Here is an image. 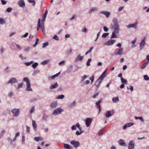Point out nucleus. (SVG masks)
<instances>
[{
    "label": "nucleus",
    "instance_id": "45",
    "mask_svg": "<svg viewBox=\"0 0 149 149\" xmlns=\"http://www.w3.org/2000/svg\"><path fill=\"white\" fill-rule=\"evenodd\" d=\"M28 1L30 3H33L32 6H35L36 4V3L35 2V1L34 0H28Z\"/></svg>",
    "mask_w": 149,
    "mask_h": 149
},
{
    "label": "nucleus",
    "instance_id": "32",
    "mask_svg": "<svg viewBox=\"0 0 149 149\" xmlns=\"http://www.w3.org/2000/svg\"><path fill=\"white\" fill-rule=\"evenodd\" d=\"M106 116L107 118H109L111 116V113L110 111H108L107 112L105 115Z\"/></svg>",
    "mask_w": 149,
    "mask_h": 149
},
{
    "label": "nucleus",
    "instance_id": "56",
    "mask_svg": "<svg viewBox=\"0 0 149 149\" xmlns=\"http://www.w3.org/2000/svg\"><path fill=\"white\" fill-rule=\"evenodd\" d=\"M53 38L57 40H59V38L56 35H55L53 37Z\"/></svg>",
    "mask_w": 149,
    "mask_h": 149
},
{
    "label": "nucleus",
    "instance_id": "42",
    "mask_svg": "<svg viewBox=\"0 0 149 149\" xmlns=\"http://www.w3.org/2000/svg\"><path fill=\"white\" fill-rule=\"evenodd\" d=\"M148 61H147L146 63L144 64L141 67V68L142 69H144L146 66L148 65Z\"/></svg>",
    "mask_w": 149,
    "mask_h": 149
},
{
    "label": "nucleus",
    "instance_id": "60",
    "mask_svg": "<svg viewBox=\"0 0 149 149\" xmlns=\"http://www.w3.org/2000/svg\"><path fill=\"white\" fill-rule=\"evenodd\" d=\"M39 39L38 38H37L35 43L33 45V47H34L36 46V45L37 44L38 42L39 41Z\"/></svg>",
    "mask_w": 149,
    "mask_h": 149
},
{
    "label": "nucleus",
    "instance_id": "2",
    "mask_svg": "<svg viewBox=\"0 0 149 149\" xmlns=\"http://www.w3.org/2000/svg\"><path fill=\"white\" fill-rule=\"evenodd\" d=\"M23 81L26 82V90L28 91H32L33 90L31 87V83L29 79L27 77H24L23 79Z\"/></svg>",
    "mask_w": 149,
    "mask_h": 149
},
{
    "label": "nucleus",
    "instance_id": "19",
    "mask_svg": "<svg viewBox=\"0 0 149 149\" xmlns=\"http://www.w3.org/2000/svg\"><path fill=\"white\" fill-rule=\"evenodd\" d=\"M84 58L83 56H81L80 54H79L75 60V62H77L79 61H82Z\"/></svg>",
    "mask_w": 149,
    "mask_h": 149
},
{
    "label": "nucleus",
    "instance_id": "54",
    "mask_svg": "<svg viewBox=\"0 0 149 149\" xmlns=\"http://www.w3.org/2000/svg\"><path fill=\"white\" fill-rule=\"evenodd\" d=\"M90 82V81L89 80H87L84 82L83 83V84L84 85H87L89 84Z\"/></svg>",
    "mask_w": 149,
    "mask_h": 149
},
{
    "label": "nucleus",
    "instance_id": "53",
    "mask_svg": "<svg viewBox=\"0 0 149 149\" xmlns=\"http://www.w3.org/2000/svg\"><path fill=\"white\" fill-rule=\"evenodd\" d=\"M109 33H105L103 34L102 36V38H106L109 35Z\"/></svg>",
    "mask_w": 149,
    "mask_h": 149
},
{
    "label": "nucleus",
    "instance_id": "51",
    "mask_svg": "<svg viewBox=\"0 0 149 149\" xmlns=\"http://www.w3.org/2000/svg\"><path fill=\"white\" fill-rule=\"evenodd\" d=\"M65 97V96L64 95H58V96L57 97V99H63Z\"/></svg>",
    "mask_w": 149,
    "mask_h": 149
},
{
    "label": "nucleus",
    "instance_id": "44",
    "mask_svg": "<svg viewBox=\"0 0 149 149\" xmlns=\"http://www.w3.org/2000/svg\"><path fill=\"white\" fill-rule=\"evenodd\" d=\"M30 50V47H25L24 49V51L26 53H28Z\"/></svg>",
    "mask_w": 149,
    "mask_h": 149
},
{
    "label": "nucleus",
    "instance_id": "52",
    "mask_svg": "<svg viewBox=\"0 0 149 149\" xmlns=\"http://www.w3.org/2000/svg\"><path fill=\"white\" fill-rule=\"evenodd\" d=\"M91 61V58H89L88 60L86 63V65L87 66H89L90 65V63Z\"/></svg>",
    "mask_w": 149,
    "mask_h": 149
},
{
    "label": "nucleus",
    "instance_id": "30",
    "mask_svg": "<svg viewBox=\"0 0 149 149\" xmlns=\"http://www.w3.org/2000/svg\"><path fill=\"white\" fill-rule=\"evenodd\" d=\"M6 23L5 19L3 18H0V24L1 25L4 24Z\"/></svg>",
    "mask_w": 149,
    "mask_h": 149
},
{
    "label": "nucleus",
    "instance_id": "28",
    "mask_svg": "<svg viewBox=\"0 0 149 149\" xmlns=\"http://www.w3.org/2000/svg\"><path fill=\"white\" fill-rule=\"evenodd\" d=\"M112 101L114 103H117L119 101V97H113L112 99Z\"/></svg>",
    "mask_w": 149,
    "mask_h": 149
},
{
    "label": "nucleus",
    "instance_id": "64",
    "mask_svg": "<svg viewBox=\"0 0 149 149\" xmlns=\"http://www.w3.org/2000/svg\"><path fill=\"white\" fill-rule=\"evenodd\" d=\"M81 31L83 32L86 33L87 32V30L85 27L82 29Z\"/></svg>",
    "mask_w": 149,
    "mask_h": 149
},
{
    "label": "nucleus",
    "instance_id": "48",
    "mask_svg": "<svg viewBox=\"0 0 149 149\" xmlns=\"http://www.w3.org/2000/svg\"><path fill=\"white\" fill-rule=\"evenodd\" d=\"M143 78L145 80L148 81L149 80V77L147 75H144Z\"/></svg>",
    "mask_w": 149,
    "mask_h": 149
},
{
    "label": "nucleus",
    "instance_id": "22",
    "mask_svg": "<svg viewBox=\"0 0 149 149\" xmlns=\"http://www.w3.org/2000/svg\"><path fill=\"white\" fill-rule=\"evenodd\" d=\"M134 123H130L125 125L123 127L124 130H125L126 128L131 127L134 125Z\"/></svg>",
    "mask_w": 149,
    "mask_h": 149
},
{
    "label": "nucleus",
    "instance_id": "27",
    "mask_svg": "<svg viewBox=\"0 0 149 149\" xmlns=\"http://www.w3.org/2000/svg\"><path fill=\"white\" fill-rule=\"evenodd\" d=\"M32 125L33 128L34 129V130L35 131H36L37 125V124H36V123L35 121H34V120H33L32 121Z\"/></svg>",
    "mask_w": 149,
    "mask_h": 149
},
{
    "label": "nucleus",
    "instance_id": "31",
    "mask_svg": "<svg viewBox=\"0 0 149 149\" xmlns=\"http://www.w3.org/2000/svg\"><path fill=\"white\" fill-rule=\"evenodd\" d=\"M58 64L59 66H64L66 64V61H62L59 62Z\"/></svg>",
    "mask_w": 149,
    "mask_h": 149
},
{
    "label": "nucleus",
    "instance_id": "20",
    "mask_svg": "<svg viewBox=\"0 0 149 149\" xmlns=\"http://www.w3.org/2000/svg\"><path fill=\"white\" fill-rule=\"evenodd\" d=\"M58 86V84L57 82H56L53 85H51L49 88L50 89H53L57 88Z\"/></svg>",
    "mask_w": 149,
    "mask_h": 149
},
{
    "label": "nucleus",
    "instance_id": "16",
    "mask_svg": "<svg viewBox=\"0 0 149 149\" xmlns=\"http://www.w3.org/2000/svg\"><path fill=\"white\" fill-rule=\"evenodd\" d=\"M18 4L22 8H24L25 5V3L23 0H19L18 2Z\"/></svg>",
    "mask_w": 149,
    "mask_h": 149
},
{
    "label": "nucleus",
    "instance_id": "8",
    "mask_svg": "<svg viewBox=\"0 0 149 149\" xmlns=\"http://www.w3.org/2000/svg\"><path fill=\"white\" fill-rule=\"evenodd\" d=\"M115 42L116 40L114 39H110L104 43V45L107 46L112 45L115 43Z\"/></svg>",
    "mask_w": 149,
    "mask_h": 149
},
{
    "label": "nucleus",
    "instance_id": "62",
    "mask_svg": "<svg viewBox=\"0 0 149 149\" xmlns=\"http://www.w3.org/2000/svg\"><path fill=\"white\" fill-rule=\"evenodd\" d=\"M25 137L24 136H22V142L23 144H24L25 143Z\"/></svg>",
    "mask_w": 149,
    "mask_h": 149
},
{
    "label": "nucleus",
    "instance_id": "36",
    "mask_svg": "<svg viewBox=\"0 0 149 149\" xmlns=\"http://www.w3.org/2000/svg\"><path fill=\"white\" fill-rule=\"evenodd\" d=\"M126 87L127 89L128 90H130L131 91H133V87L132 85L130 86H127Z\"/></svg>",
    "mask_w": 149,
    "mask_h": 149
},
{
    "label": "nucleus",
    "instance_id": "5",
    "mask_svg": "<svg viewBox=\"0 0 149 149\" xmlns=\"http://www.w3.org/2000/svg\"><path fill=\"white\" fill-rule=\"evenodd\" d=\"M146 38V37H144L141 39L139 43V48L140 50L143 49L145 47L146 44L145 42Z\"/></svg>",
    "mask_w": 149,
    "mask_h": 149
},
{
    "label": "nucleus",
    "instance_id": "40",
    "mask_svg": "<svg viewBox=\"0 0 149 149\" xmlns=\"http://www.w3.org/2000/svg\"><path fill=\"white\" fill-rule=\"evenodd\" d=\"M121 81L122 83L124 84H127V81L126 80L124 79L122 77L121 78Z\"/></svg>",
    "mask_w": 149,
    "mask_h": 149
},
{
    "label": "nucleus",
    "instance_id": "37",
    "mask_svg": "<svg viewBox=\"0 0 149 149\" xmlns=\"http://www.w3.org/2000/svg\"><path fill=\"white\" fill-rule=\"evenodd\" d=\"M34 139L36 141H38L40 140H42V139L41 137H36L34 138Z\"/></svg>",
    "mask_w": 149,
    "mask_h": 149
},
{
    "label": "nucleus",
    "instance_id": "25",
    "mask_svg": "<svg viewBox=\"0 0 149 149\" xmlns=\"http://www.w3.org/2000/svg\"><path fill=\"white\" fill-rule=\"evenodd\" d=\"M60 74V72H59L53 75L52 77L49 76L48 77V79H53L55 77H57Z\"/></svg>",
    "mask_w": 149,
    "mask_h": 149
},
{
    "label": "nucleus",
    "instance_id": "46",
    "mask_svg": "<svg viewBox=\"0 0 149 149\" xmlns=\"http://www.w3.org/2000/svg\"><path fill=\"white\" fill-rule=\"evenodd\" d=\"M35 110V108L34 106L33 107L29 110V113H32Z\"/></svg>",
    "mask_w": 149,
    "mask_h": 149
},
{
    "label": "nucleus",
    "instance_id": "33",
    "mask_svg": "<svg viewBox=\"0 0 149 149\" xmlns=\"http://www.w3.org/2000/svg\"><path fill=\"white\" fill-rule=\"evenodd\" d=\"M48 117V116L47 115H44L42 117V121H46Z\"/></svg>",
    "mask_w": 149,
    "mask_h": 149
},
{
    "label": "nucleus",
    "instance_id": "4",
    "mask_svg": "<svg viewBox=\"0 0 149 149\" xmlns=\"http://www.w3.org/2000/svg\"><path fill=\"white\" fill-rule=\"evenodd\" d=\"M13 115L14 117H18L20 115V109H19L14 108L11 110Z\"/></svg>",
    "mask_w": 149,
    "mask_h": 149
},
{
    "label": "nucleus",
    "instance_id": "58",
    "mask_svg": "<svg viewBox=\"0 0 149 149\" xmlns=\"http://www.w3.org/2000/svg\"><path fill=\"white\" fill-rule=\"evenodd\" d=\"M23 84V83H21L18 84L17 88L19 89L20 88L22 87Z\"/></svg>",
    "mask_w": 149,
    "mask_h": 149
},
{
    "label": "nucleus",
    "instance_id": "49",
    "mask_svg": "<svg viewBox=\"0 0 149 149\" xmlns=\"http://www.w3.org/2000/svg\"><path fill=\"white\" fill-rule=\"evenodd\" d=\"M107 71H106L104 70V72H103L102 74L100 76L101 77H102L103 78H104V77L106 76L105 74L106 73Z\"/></svg>",
    "mask_w": 149,
    "mask_h": 149
},
{
    "label": "nucleus",
    "instance_id": "11",
    "mask_svg": "<svg viewBox=\"0 0 149 149\" xmlns=\"http://www.w3.org/2000/svg\"><path fill=\"white\" fill-rule=\"evenodd\" d=\"M114 31L113 32L112 35L111 37V38H116L117 37L116 34H118L119 33L120 30H114Z\"/></svg>",
    "mask_w": 149,
    "mask_h": 149
},
{
    "label": "nucleus",
    "instance_id": "3",
    "mask_svg": "<svg viewBox=\"0 0 149 149\" xmlns=\"http://www.w3.org/2000/svg\"><path fill=\"white\" fill-rule=\"evenodd\" d=\"M138 24L139 22L137 21H136L134 23L130 24L127 25L126 27L128 29L132 28L134 30H137L138 29Z\"/></svg>",
    "mask_w": 149,
    "mask_h": 149
},
{
    "label": "nucleus",
    "instance_id": "18",
    "mask_svg": "<svg viewBox=\"0 0 149 149\" xmlns=\"http://www.w3.org/2000/svg\"><path fill=\"white\" fill-rule=\"evenodd\" d=\"M98 10V8L96 7H92L88 10V13L89 14H91L92 12L97 11Z\"/></svg>",
    "mask_w": 149,
    "mask_h": 149
},
{
    "label": "nucleus",
    "instance_id": "57",
    "mask_svg": "<svg viewBox=\"0 0 149 149\" xmlns=\"http://www.w3.org/2000/svg\"><path fill=\"white\" fill-rule=\"evenodd\" d=\"M67 52L68 54H69L70 55L71 54L72 52V50L71 49H70L67 50Z\"/></svg>",
    "mask_w": 149,
    "mask_h": 149
},
{
    "label": "nucleus",
    "instance_id": "50",
    "mask_svg": "<svg viewBox=\"0 0 149 149\" xmlns=\"http://www.w3.org/2000/svg\"><path fill=\"white\" fill-rule=\"evenodd\" d=\"M33 63L34 61H31L29 62L25 63V64L27 66H28L32 64Z\"/></svg>",
    "mask_w": 149,
    "mask_h": 149
},
{
    "label": "nucleus",
    "instance_id": "26",
    "mask_svg": "<svg viewBox=\"0 0 149 149\" xmlns=\"http://www.w3.org/2000/svg\"><path fill=\"white\" fill-rule=\"evenodd\" d=\"M118 143L121 146H125V142L124 140L122 139H120L119 140V141H118Z\"/></svg>",
    "mask_w": 149,
    "mask_h": 149
},
{
    "label": "nucleus",
    "instance_id": "12",
    "mask_svg": "<svg viewBox=\"0 0 149 149\" xmlns=\"http://www.w3.org/2000/svg\"><path fill=\"white\" fill-rule=\"evenodd\" d=\"M135 142L132 140L129 142L128 143V149H133L134 147Z\"/></svg>",
    "mask_w": 149,
    "mask_h": 149
},
{
    "label": "nucleus",
    "instance_id": "6",
    "mask_svg": "<svg viewBox=\"0 0 149 149\" xmlns=\"http://www.w3.org/2000/svg\"><path fill=\"white\" fill-rule=\"evenodd\" d=\"M64 110L61 108H57L54 110L52 112V114L55 116L58 115L63 112Z\"/></svg>",
    "mask_w": 149,
    "mask_h": 149
},
{
    "label": "nucleus",
    "instance_id": "23",
    "mask_svg": "<svg viewBox=\"0 0 149 149\" xmlns=\"http://www.w3.org/2000/svg\"><path fill=\"white\" fill-rule=\"evenodd\" d=\"M102 100L101 99L100 100L98 101L96 103V105L97 106V108L99 109V112L101 111V108L100 106V104Z\"/></svg>",
    "mask_w": 149,
    "mask_h": 149
},
{
    "label": "nucleus",
    "instance_id": "7",
    "mask_svg": "<svg viewBox=\"0 0 149 149\" xmlns=\"http://www.w3.org/2000/svg\"><path fill=\"white\" fill-rule=\"evenodd\" d=\"M123 48H117L115 49L114 54L116 55L121 56L123 54Z\"/></svg>",
    "mask_w": 149,
    "mask_h": 149
},
{
    "label": "nucleus",
    "instance_id": "41",
    "mask_svg": "<svg viewBox=\"0 0 149 149\" xmlns=\"http://www.w3.org/2000/svg\"><path fill=\"white\" fill-rule=\"evenodd\" d=\"M93 49V47L92 46V47H91L90 49H89V50H88V51H87L85 53V55H87L89 53H90L92 50Z\"/></svg>",
    "mask_w": 149,
    "mask_h": 149
},
{
    "label": "nucleus",
    "instance_id": "10",
    "mask_svg": "<svg viewBox=\"0 0 149 149\" xmlns=\"http://www.w3.org/2000/svg\"><path fill=\"white\" fill-rule=\"evenodd\" d=\"M104 78L102 77H100L96 81L95 85L96 86V89H97L98 88L99 84L101 83L102 81V80Z\"/></svg>",
    "mask_w": 149,
    "mask_h": 149
},
{
    "label": "nucleus",
    "instance_id": "29",
    "mask_svg": "<svg viewBox=\"0 0 149 149\" xmlns=\"http://www.w3.org/2000/svg\"><path fill=\"white\" fill-rule=\"evenodd\" d=\"M64 148L66 149H72V148L69 144L67 143L64 144Z\"/></svg>",
    "mask_w": 149,
    "mask_h": 149
},
{
    "label": "nucleus",
    "instance_id": "9",
    "mask_svg": "<svg viewBox=\"0 0 149 149\" xmlns=\"http://www.w3.org/2000/svg\"><path fill=\"white\" fill-rule=\"evenodd\" d=\"M70 143L76 148H78L80 145V143L79 141L74 140L71 141Z\"/></svg>",
    "mask_w": 149,
    "mask_h": 149
},
{
    "label": "nucleus",
    "instance_id": "21",
    "mask_svg": "<svg viewBox=\"0 0 149 149\" xmlns=\"http://www.w3.org/2000/svg\"><path fill=\"white\" fill-rule=\"evenodd\" d=\"M80 125L78 123H76L75 125H73L71 127V129L72 130H75L76 129V127L78 128L79 127Z\"/></svg>",
    "mask_w": 149,
    "mask_h": 149
},
{
    "label": "nucleus",
    "instance_id": "39",
    "mask_svg": "<svg viewBox=\"0 0 149 149\" xmlns=\"http://www.w3.org/2000/svg\"><path fill=\"white\" fill-rule=\"evenodd\" d=\"M38 63L35 62L33 63L32 65V67L34 69H36L38 65Z\"/></svg>",
    "mask_w": 149,
    "mask_h": 149
},
{
    "label": "nucleus",
    "instance_id": "47",
    "mask_svg": "<svg viewBox=\"0 0 149 149\" xmlns=\"http://www.w3.org/2000/svg\"><path fill=\"white\" fill-rule=\"evenodd\" d=\"M49 45V43L48 42H46L44 43L43 44L42 47L43 48H44Z\"/></svg>",
    "mask_w": 149,
    "mask_h": 149
},
{
    "label": "nucleus",
    "instance_id": "38",
    "mask_svg": "<svg viewBox=\"0 0 149 149\" xmlns=\"http://www.w3.org/2000/svg\"><path fill=\"white\" fill-rule=\"evenodd\" d=\"M135 118L136 120L139 119L142 122H144L143 119L142 117H137L135 116Z\"/></svg>",
    "mask_w": 149,
    "mask_h": 149
},
{
    "label": "nucleus",
    "instance_id": "1",
    "mask_svg": "<svg viewBox=\"0 0 149 149\" xmlns=\"http://www.w3.org/2000/svg\"><path fill=\"white\" fill-rule=\"evenodd\" d=\"M112 22L113 24L110 25V29L111 30H120L119 25L117 19L116 18H114L113 19Z\"/></svg>",
    "mask_w": 149,
    "mask_h": 149
},
{
    "label": "nucleus",
    "instance_id": "15",
    "mask_svg": "<svg viewBox=\"0 0 149 149\" xmlns=\"http://www.w3.org/2000/svg\"><path fill=\"white\" fill-rule=\"evenodd\" d=\"M100 13L101 14H103L105 15L107 18L109 17L111 15L110 12L104 10L101 11L100 12Z\"/></svg>",
    "mask_w": 149,
    "mask_h": 149
},
{
    "label": "nucleus",
    "instance_id": "14",
    "mask_svg": "<svg viewBox=\"0 0 149 149\" xmlns=\"http://www.w3.org/2000/svg\"><path fill=\"white\" fill-rule=\"evenodd\" d=\"M58 105V103L57 101H55L51 102L50 104V107L52 109L56 108Z\"/></svg>",
    "mask_w": 149,
    "mask_h": 149
},
{
    "label": "nucleus",
    "instance_id": "35",
    "mask_svg": "<svg viewBox=\"0 0 149 149\" xmlns=\"http://www.w3.org/2000/svg\"><path fill=\"white\" fill-rule=\"evenodd\" d=\"M40 72V70H34L33 73H32V75L33 76H34L36 75V74Z\"/></svg>",
    "mask_w": 149,
    "mask_h": 149
},
{
    "label": "nucleus",
    "instance_id": "63",
    "mask_svg": "<svg viewBox=\"0 0 149 149\" xmlns=\"http://www.w3.org/2000/svg\"><path fill=\"white\" fill-rule=\"evenodd\" d=\"M16 45L17 47V49L19 51L22 49L21 47L18 44H16Z\"/></svg>",
    "mask_w": 149,
    "mask_h": 149
},
{
    "label": "nucleus",
    "instance_id": "43",
    "mask_svg": "<svg viewBox=\"0 0 149 149\" xmlns=\"http://www.w3.org/2000/svg\"><path fill=\"white\" fill-rule=\"evenodd\" d=\"M94 78L95 77L94 75H93L89 79L91 81V84H93L94 79Z\"/></svg>",
    "mask_w": 149,
    "mask_h": 149
},
{
    "label": "nucleus",
    "instance_id": "13",
    "mask_svg": "<svg viewBox=\"0 0 149 149\" xmlns=\"http://www.w3.org/2000/svg\"><path fill=\"white\" fill-rule=\"evenodd\" d=\"M92 119L91 118H86L85 122L87 127L89 126L92 122Z\"/></svg>",
    "mask_w": 149,
    "mask_h": 149
},
{
    "label": "nucleus",
    "instance_id": "24",
    "mask_svg": "<svg viewBox=\"0 0 149 149\" xmlns=\"http://www.w3.org/2000/svg\"><path fill=\"white\" fill-rule=\"evenodd\" d=\"M76 104V102L75 101H74L72 103H69L68 104V107L69 108H71L74 107Z\"/></svg>",
    "mask_w": 149,
    "mask_h": 149
},
{
    "label": "nucleus",
    "instance_id": "34",
    "mask_svg": "<svg viewBox=\"0 0 149 149\" xmlns=\"http://www.w3.org/2000/svg\"><path fill=\"white\" fill-rule=\"evenodd\" d=\"M49 62V60H46L41 62V64L42 65H45L48 64Z\"/></svg>",
    "mask_w": 149,
    "mask_h": 149
},
{
    "label": "nucleus",
    "instance_id": "55",
    "mask_svg": "<svg viewBox=\"0 0 149 149\" xmlns=\"http://www.w3.org/2000/svg\"><path fill=\"white\" fill-rule=\"evenodd\" d=\"M38 21H40V27H42L44 26V22H42L41 23H40V19H39L38 20Z\"/></svg>",
    "mask_w": 149,
    "mask_h": 149
},
{
    "label": "nucleus",
    "instance_id": "59",
    "mask_svg": "<svg viewBox=\"0 0 149 149\" xmlns=\"http://www.w3.org/2000/svg\"><path fill=\"white\" fill-rule=\"evenodd\" d=\"M88 77V76L86 75H84L82 77L81 81H84Z\"/></svg>",
    "mask_w": 149,
    "mask_h": 149
},
{
    "label": "nucleus",
    "instance_id": "61",
    "mask_svg": "<svg viewBox=\"0 0 149 149\" xmlns=\"http://www.w3.org/2000/svg\"><path fill=\"white\" fill-rule=\"evenodd\" d=\"M12 10V8L10 7H9L6 9V11L8 13L10 12Z\"/></svg>",
    "mask_w": 149,
    "mask_h": 149
},
{
    "label": "nucleus",
    "instance_id": "17",
    "mask_svg": "<svg viewBox=\"0 0 149 149\" xmlns=\"http://www.w3.org/2000/svg\"><path fill=\"white\" fill-rule=\"evenodd\" d=\"M17 81L15 77H13L11 78L9 81H8L7 83L8 84H12L14 83H17Z\"/></svg>",
    "mask_w": 149,
    "mask_h": 149
}]
</instances>
